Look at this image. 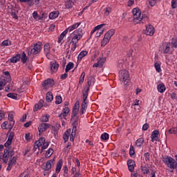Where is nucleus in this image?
I'll list each match as a JSON object with an SVG mask.
<instances>
[{"label":"nucleus","instance_id":"5","mask_svg":"<svg viewBox=\"0 0 177 177\" xmlns=\"http://www.w3.org/2000/svg\"><path fill=\"white\" fill-rule=\"evenodd\" d=\"M159 50L161 53L166 55H172L174 49L171 46V42H164L160 47Z\"/></svg>","mask_w":177,"mask_h":177},{"label":"nucleus","instance_id":"38","mask_svg":"<svg viewBox=\"0 0 177 177\" xmlns=\"http://www.w3.org/2000/svg\"><path fill=\"white\" fill-rule=\"evenodd\" d=\"M72 68H74V63L73 62H69L66 67L65 71L66 73H68L70 70H72Z\"/></svg>","mask_w":177,"mask_h":177},{"label":"nucleus","instance_id":"53","mask_svg":"<svg viewBox=\"0 0 177 177\" xmlns=\"http://www.w3.org/2000/svg\"><path fill=\"white\" fill-rule=\"evenodd\" d=\"M68 113H70V109L68 107L64 108V113H62L63 117H67Z\"/></svg>","mask_w":177,"mask_h":177},{"label":"nucleus","instance_id":"49","mask_svg":"<svg viewBox=\"0 0 177 177\" xmlns=\"http://www.w3.org/2000/svg\"><path fill=\"white\" fill-rule=\"evenodd\" d=\"M84 80H85V72H82L79 80V84H83Z\"/></svg>","mask_w":177,"mask_h":177},{"label":"nucleus","instance_id":"31","mask_svg":"<svg viewBox=\"0 0 177 177\" xmlns=\"http://www.w3.org/2000/svg\"><path fill=\"white\" fill-rule=\"evenodd\" d=\"M77 131V127L73 126L72 131L71 132V137H70V140L71 142H74V139L75 138V132Z\"/></svg>","mask_w":177,"mask_h":177},{"label":"nucleus","instance_id":"8","mask_svg":"<svg viewBox=\"0 0 177 177\" xmlns=\"http://www.w3.org/2000/svg\"><path fill=\"white\" fill-rule=\"evenodd\" d=\"M88 90L83 91V97H82V103L81 105V113L84 114L85 111H86V109L88 107Z\"/></svg>","mask_w":177,"mask_h":177},{"label":"nucleus","instance_id":"24","mask_svg":"<svg viewBox=\"0 0 177 177\" xmlns=\"http://www.w3.org/2000/svg\"><path fill=\"white\" fill-rule=\"evenodd\" d=\"M44 107V100H40L37 104L35 105L33 109L34 111H38V110H41Z\"/></svg>","mask_w":177,"mask_h":177},{"label":"nucleus","instance_id":"25","mask_svg":"<svg viewBox=\"0 0 177 177\" xmlns=\"http://www.w3.org/2000/svg\"><path fill=\"white\" fill-rule=\"evenodd\" d=\"M74 5H75V0H68L65 3L66 9H71Z\"/></svg>","mask_w":177,"mask_h":177},{"label":"nucleus","instance_id":"64","mask_svg":"<svg viewBox=\"0 0 177 177\" xmlns=\"http://www.w3.org/2000/svg\"><path fill=\"white\" fill-rule=\"evenodd\" d=\"M133 3H135V1L134 0H129L127 1V6L131 7L133 5Z\"/></svg>","mask_w":177,"mask_h":177},{"label":"nucleus","instance_id":"3","mask_svg":"<svg viewBox=\"0 0 177 177\" xmlns=\"http://www.w3.org/2000/svg\"><path fill=\"white\" fill-rule=\"evenodd\" d=\"M72 38L71 42L72 44H78V41L82 37H84V32L82 31V28L76 29L71 35Z\"/></svg>","mask_w":177,"mask_h":177},{"label":"nucleus","instance_id":"1","mask_svg":"<svg viewBox=\"0 0 177 177\" xmlns=\"http://www.w3.org/2000/svg\"><path fill=\"white\" fill-rule=\"evenodd\" d=\"M133 22L134 24H139L140 21H148L149 17L147 15L142 14V11L139 8H135L132 10Z\"/></svg>","mask_w":177,"mask_h":177},{"label":"nucleus","instance_id":"22","mask_svg":"<svg viewBox=\"0 0 177 177\" xmlns=\"http://www.w3.org/2000/svg\"><path fill=\"white\" fill-rule=\"evenodd\" d=\"M53 165H55V158L50 159L46 162V167L44 169H46V171H49V169H50Z\"/></svg>","mask_w":177,"mask_h":177},{"label":"nucleus","instance_id":"33","mask_svg":"<svg viewBox=\"0 0 177 177\" xmlns=\"http://www.w3.org/2000/svg\"><path fill=\"white\" fill-rule=\"evenodd\" d=\"M157 89L160 93H164V92H165V85L163 84H160L158 85Z\"/></svg>","mask_w":177,"mask_h":177},{"label":"nucleus","instance_id":"26","mask_svg":"<svg viewBox=\"0 0 177 177\" xmlns=\"http://www.w3.org/2000/svg\"><path fill=\"white\" fill-rule=\"evenodd\" d=\"M51 71L56 73L59 68V64L56 62H52L50 64Z\"/></svg>","mask_w":177,"mask_h":177},{"label":"nucleus","instance_id":"51","mask_svg":"<svg viewBox=\"0 0 177 177\" xmlns=\"http://www.w3.org/2000/svg\"><path fill=\"white\" fill-rule=\"evenodd\" d=\"M169 133L176 135L177 133V127H172L168 131Z\"/></svg>","mask_w":177,"mask_h":177},{"label":"nucleus","instance_id":"50","mask_svg":"<svg viewBox=\"0 0 177 177\" xmlns=\"http://www.w3.org/2000/svg\"><path fill=\"white\" fill-rule=\"evenodd\" d=\"M15 117V113L13 112H10L9 114H8V120L10 121V122L12 123V122H15V121H13V118Z\"/></svg>","mask_w":177,"mask_h":177},{"label":"nucleus","instance_id":"63","mask_svg":"<svg viewBox=\"0 0 177 177\" xmlns=\"http://www.w3.org/2000/svg\"><path fill=\"white\" fill-rule=\"evenodd\" d=\"M5 75H6V80L8 81H10V73H9V71L4 72Z\"/></svg>","mask_w":177,"mask_h":177},{"label":"nucleus","instance_id":"35","mask_svg":"<svg viewBox=\"0 0 177 177\" xmlns=\"http://www.w3.org/2000/svg\"><path fill=\"white\" fill-rule=\"evenodd\" d=\"M67 30H65L59 36V37L58 38V43L60 44L62 42V41H63V39H64V37H66V35H67Z\"/></svg>","mask_w":177,"mask_h":177},{"label":"nucleus","instance_id":"28","mask_svg":"<svg viewBox=\"0 0 177 177\" xmlns=\"http://www.w3.org/2000/svg\"><path fill=\"white\" fill-rule=\"evenodd\" d=\"M62 167H63V160H59L57 163L55 168V172L56 174H59L60 171H62Z\"/></svg>","mask_w":177,"mask_h":177},{"label":"nucleus","instance_id":"10","mask_svg":"<svg viewBox=\"0 0 177 177\" xmlns=\"http://www.w3.org/2000/svg\"><path fill=\"white\" fill-rule=\"evenodd\" d=\"M79 111H80V101H77L73 109L71 121H73L74 122H75V121L78 120L77 115L78 114Z\"/></svg>","mask_w":177,"mask_h":177},{"label":"nucleus","instance_id":"7","mask_svg":"<svg viewBox=\"0 0 177 177\" xmlns=\"http://www.w3.org/2000/svg\"><path fill=\"white\" fill-rule=\"evenodd\" d=\"M52 44L50 43H47L44 46V51L47 57V59H50L52 57V54L55 53V49L53 48L52 50Z\"/></svg>","mask_w":177,"mask_h":177},{"label":"nucleus","instance_id":"34","mask_svg":"<svg viewBox=\"0 0 177 177\" xmlns=\"http://www.w3.org/2000/svg\"><path fill=\"white\" fill-rule=\"evenodd\" d=\"M144 142H145V138H138L136 141V146H137V147H142V145H143Z\"/></svg>","mask_w":177,"mask_h":177},{"label":"nucleus","instance_id":"40","mask_svg":"<svg viewBox=\"0 0 177 177\" xmlns=\"http://www.w3.org/2000/svg\"><path fill=\"white\" fill-rule=\"evenodd\" d=\"M109 42H110V39L104 36L101 41V46H106Z\"/></svg>","mask_w":177,"mask_h":177},{"label":"nucleus","instance_id":"60","mask_svg":"<svg viewBox=\"0 0 177 177\" xmlns=\"http://www.w3.org/2000/svg\"><path fill=\"white\" fill-rule=\"evenodd\" d=\"M144 158L145 161H150V153H149V152L145 153L144 154Z\"/></svg>","mask_w":177,"mask_h":177},{"label":"nucleus","instance_id":"57","mask_svg":"<svg viewBox=\"0 0 177 177\" xmlns=\"http://www.w3.org/2000/svg\"><path fill=\"white\" fill-rule=\"evenodd\" d=\"M101 139L102 140H107L109 139V134L107 133H104L101 135Z\"/></svg>","mask_w":177,"mask_h":177},{"label":"nucleus","instance_id":"47","mask_svg":"<svg viewBox=\"0 0 177 177\" xmlns=\"http://www.w3.org/2000/svg\"><path fill=\"white\" fill-rule=\"evenodd\" d=\"M53 154V149L49 148L48 150L46 152V157L49 158Z\"/></svg>","mask_w":177,"mask_h":177},{"label":"nucleus","instance_id":"21","mask_svg":"<svg viewBox=\"0 0 177 177\" xmlns=\"http://www.w3.org/2000/svg\"><path fill=\"white\" fill-rule=\"evenodd\" d=\"M13 138H15V134L12 132H10L9 133L7 141L4 144L5 147H9V146L12 145V142L13 141Z\"/></svg>","mask_w":177,"mask_h":177},{"label":"nucleus","instance_id":"56","mask_svg":"<svg viewBox=\"0 0 177 177\" xmlns=\"http://www.w3.org/2000/svg\"><path fill=\"white\" fill-rule=\"evenodd\" d=\"M171 6L172 9H176L177 8V0H171Z\"/></svg>","mask_w":177,"mask_h":177},{"label":"nucleus","instance_id":"18","mask_svg":"<svg viewBox=\"0 0 177 177\" xmlns=\"http://www.w3.org/2000/svg\"><path fill=\"white\" fill-rule=\"evenodd\" d=\"M14 125H15V122H9L6 121L1 124V128H3V129H12Z\"/></svg>","mask_w":177,"mask_h":177},{"label":"nucleus","instance_id":"15","mask_svg":"<svg viewBox=\"0 0 177 177\" xmlns=\"http://www.w3.org/2000/svg\"><path fill=\"white\" fill-rule=\"evenodd\" d=\"M145 34L146 35H154V27L151 25H147L146 26V30H145Z\"/></svg>","mask_w":177,"mask_h":177},{"label":"nucleus","instance_id":"14","mask_svg":"<svg viewBox=\"0 0 177 177\" xmlns=\"http://www.w3.org/2000/svg\"><path fill=\"white\" fill-rule=\"evenodd\" d=\"M48 128H49V124L41 123L38 127L39 135L44 133V132H45V131H46V129H48Z\"/></svg>","mask_w":177,"mask_h":177},{"label":"nucleus","instance_id":"59","mask_svg":"<svg viewBox=\"0 0 177 177\" xmlns=\"http://www.w3.org/2000/svg\"><path fill=\"white\" fill-rule=\"evenodd\" d=\"M133 108L134 109L136 113H140V109H142L140 105L134 106Z\"/></svg>","mask_w":177,"mask_h":177},{"label":"nucleus","instance_id":"42","mask_svg":"<svg viewBox=\"0 0 177 177\" xmlns=\"http://www.w3.org/2000/svg\"><path fill=\"white\" fill-rule=\"evenodd\" d=\"M141 104H142V102L140 100H139L138 99H136L133 102V103L131 104V107H132V109H133V106H140Z\"/></svg>","mask_w":177,"mask_h":177},{"label":"nucleus","instance_id":"46","mask_svg":"<svg viewBox=\"0 0 177 177\" xmlns=\"http://www.w3.org/2000/svg\"><path fill=\"white\" fill-rule=\"evenodd\" d=\"M25 139L27 142H30L32 139V134L30 133H26L25 135Z\"/></svg>","mask_w":177,"mask_h":177},{"label":"nucleus","instance_id":"27","mask_svg":"<svg viewBox=\"0 0 177 177\" xmlns=\"http://www.w3.org/2000/svg\"><path fill=\"white\" fill-rule=\"evenodd\" d=\"M86 55H88V50H82L77 56L78 62H81Z\"/></svg>","mask_w":177,"mask_h":177},{"label":"nucleus","instance_id":"30","mask_svg":"<svg viewBox=\"0 0 177 177\" xmlns=\"http://www.w3.org/2000/svg\"><path fill=\"white\" fill-rule=\"evenodd\" d=\"M57 17H59V11H53L49 14V19L50 20H54V19Z\"/></svg>","mask_w":177,"mask_h":177},{"label":"nucleus","instance_id":"20","mask_svg":"<svg viewBox=\"0 0 177 177\" xmlns=\"http://www.w3.org/2000/svg\"><path fill=\"white\" fill-rule=\"evenodd\" d=\"M127 165L129 168V171L130 172H133L135 171V167L136 166V163L134 160H129L127 161Z\"/></svg>","mask_w":177,"mask_h":177},{"label":"nucleus","instance_id":"17","mask_svg":"<svg viewBox=\"0 0 177 177\" xmlns=\"http://www.w3.org/2000/svg\"><path fill=\"white\" fill-rule=\"evenodd\" d=\"M55 85V81L52 79H48L47 80L44 81L43 86L44 89H48V88H50Z\"/></svg>","mask_w":177,"mask_h":177},{"label":"nucleus","instance_id":"55","mask_svg":"<svg viewBox=\"0 0 177 177\" xmlns=\"http://www.w3.org/2000/svg\"><path fill=\"white\" fill-rule=\"evenodd\" d=\"M32 17L35 19V20H41V17L38 15V13L37 12H33Z\"/></svg>","mask_w":177,"mask_h":177},{"label":"nucleus","instance_id":"37","mask_svg":"<svg viewBox=\"0 0 177 177\" xmlns=\"http://www.w3.org/2000/svg\"><path fill=\"white\" fill-rule=\"evenodd\" d=\"M46 100L48 103L52 102V100H53V95L52 94V93H50V92L47 93L46 96Z\"/></svg>","mask_w":177,"mask_h":177},{"label":"nucleus","instance_id":"36","mask_svg":"<svg viewBox=\"0 0 177 177\" xmlns=\"http://www.w3.org/2000/svg\"><path fill=\"white\" fill-rule=\"evenodd\" d=\"M10 45H12V41L9 39L3 40L1 43V46H10Z\"/></svg>","mask_w":177,"mask_h":177},{"label":"nucleus","instance_id":"4","mask_svg":"<svg viewBox=\"0 0 177 177\" xmlns=\"http://www.w3.org/2000/svg\"><path fill=\"white\" fill-rule=\"evenodd\" d=\"M48 147H49V142H45L44 138H41L39 140L35 142L34 148L36 149H38V150H41V153H42V151L48 149Z\"/></svg>","mask_w":177,"mask_h":177},{"label":"nucleus","instance_id":"12","mask_svg":"<svg viewBox=\"0 0 177 177\" xmlns=\"http://www.w3.org/2000/svg\"><path fill=\"white\" fill-rule=\"evenodd\" d=\"M41 49H42V45L41 43H37L35 44L33 48L30 50V53L32 55H37V53H39V52H41Z\"/></svg>","mask_w":177,"mask_h":177},{"label":"nucleus","instance_id":"48","mask_svg":"<svg viewBox=\"0 0 177 177\" xmlns=\"http://www.w3.org/2000/svg\"><path fill=\"white\" fill-rule=\"evenodd\" d=\"M62 102V96L60 95H57L55 97V104H60Z\"/></svg>","mask_w":177,"mask_h":177},{"label":"nucleus","instance_id":"13","mask_svg":"<svg viewBox=\"0 0 177 177\" xmlns=\"http://www.w3.org/2000/svg\"><path fill=\"white\" fill-rule=\"evenodd\" d=\"M16 161H17V158L15 156H13L12 158H10L9 161H8V165L7 167V171H11L12 170V167H13V165H16Z\"/></svg>","mask_w":177,"mask_h":177},{"label":"nucleus","instance_id":"43","mask_svg":"<svg viewBox=\"0 0 177 177\" xmlns=\"http://www.w3.org/2000/svg\"><path fill=\"white\" fill-rule=\"evenodd\" d=\"M154 67L157 71V73H161V65L158 62H156L154 64Z\"/></svg>","mask_w":177,"mask_h":177},{"label":"nucleus","instance_id":"16","mask_svg":"<svg viewBox=\"0 0 177 177\" xmlns=\"http://www.w3.org/2000/svg\"><path fill=\"white\" fill-rule=\"evenodd\" d=\"M106 62V58L100 57L97 59V62L94 64L93 67H99L100 68L103 67V64H104Z\"/></svg>","mask_w":177,"mask_h":177},{"label":"nucleus","instance_id":"29","mask_svg":"<svg viewBox=\"0 0 177 177\" xmlns=\"http://www.w3.org/2000/svg\"><path fill=\"white\" fill-rule=\"evenodd\" d=\"M115 32V31L114 30V29H111L105 34L104 37L110 40L111 39V37L114 35Z\"/></svg>","mask_w":177,"mask_h":177},{"label":"nucleus","instance_id":"52","mask_svg":"<svg viewBox=\"0 0 177 177\" xmlns=\"http://www.w3.org/2000/svg\"><path fill=\"white\" fill-rule=\"evenodd\" d=\"M8 97H10L11 99H17V94L14 93H9L7 95Z\"/></svg>","mask_w":177,"mask_h":177},{"label":"nucleus","instance_id":"19","mask_svg":"<svg viewBox=\"0 0 177 177\" xmlns=\"http://www.w3.org/2000/svg\"><path fill=\"white\" fill-rule=\"evenodd\" d=\"M80 26H81V22H77L70 26L68 28L66 29V30L68 32H73V31H74V30H77V28H79Z\"/></svg>","mask_w":177,"mask_h":177},{"label":"nucleus","instance_id":"44","mask_svg":"<svg viewBox=\"0 0 177 177\" xmlns=\"http://www.w3.org/2000/svg\"><path fill=\"white\" fill-rule=\"evenodd\" d=\"M6 85V80L5 79H0V91H2L3 86Z\"/></svg>","mask_w":177,"mask_h":177},{"label":"nucleus","instance_id":"41","mask_svg":"<svg viewBox=\"0 0 177 177\" xmlns=\"http://www.w3.org/2000/svg\"><path fill=\"white\" fill-rule=\"evenodd\" d=\"M20 57H21L20 55H17L16 56L12 57L10 59L11 63H17V62H18L19 60H20Z\"/></svg>","mask_w":177,"mask_h":177},{"label":"nucleus","instance_id":"32","mask_svg":"<svg viewBox=\"0 0 177 177\" xmlns=\"http://www.w3.org/2000/svg\"><path fill=\"white\" fill-rule=\"evenodd\" d=\"M71 133V129H68L64 134V142L68 141V138H70V135Z\"/></svg>","mask_w":177,"mask_h":177},{"label":"nucleus","instance_id":"54","mask_svg":"<svg viewBox=\"0 0 177 177\" xmlns=\"http://www.w3.org/2000/svg\"><path fill=\"white\" fill-rule=\"evenodd\" d=\"M19 2L24 3H29L30 6H32V0H19Z\"/></svg>","mask_w":177,"mask_h":177},{"label":"nucleus","instance_id":"23","mask_svg":"<svg viewBox=\"0 0 177 177\" xmlns=\"http://www.w3.org/2000/svg\"><path fill=\"white\" fill-rule=\"evenodd\" d=\"M158 135H160V131H158V130H155L152 131L151 136L152 142H154L158 140Z\"/></svg>","mask_w":177,"mask_h":177},{"label":"nucleus","instance_id":"45","mask_svg":"<svg viewBox=\"0 0 177 177\" xmlns=\"http://www.w3.org/2000/svg\"><path fill=\"white\" fill-rule=\"evenodd\" d=\"M170 44L172 49L177 48V39H172Z\"/></svg>","mask_w":177,"mask_h":177},{"label":"nucleus","instance_id":"61","mask_svg":"<svg viewBox=\"0 0 177 177\" xmlns=\"http://www.w3.org/2000/svg\"><path fill=\"white\" fill-rule=\"evenodd\" d=\"M157 3V0H149L150 6H156Z\"/></svg>","mask_w":177,"mask_h":177},{"label":"nucleus","instance_id":"39","mask_svg":"<svg viewBox=\"0 0 177 177\" xmlns=\"http://www.w3.org/2000/svg\"><path fill=\"white\" fill-rule=\"evenodd\" d=\"M50 116L49 115V114H45L44 115H42L40 118L41 122H48V121H49V118Z\"/></svg>","mask_w":177,"mask_h":177},{"label":"nucleus","instance_id":"9","mask_svg":"<svg viewBox=\"0 0 177 177\" xmlns=\"http://www.w3.org/2000/svg\"><path fill=\"white\" fill-rule=\"evenodd\" d=\"M104 26H105V24H102L95 26L91 32V34L92 35V34H95V32H96L95 37H100V35H102L104 31V28H103V27Z\"/></svg>","mask_w":177,"mask_h":177},{"label":"nucleus","instance_id":"2","mask_svg":"<svg viewBox=\"0 0 177 177\" xmlns=\"http://www.w3.org/2000/svg\"><path fill=\"white\" fill-rule=\"evenodd\" d=\"M162 161L167 165L170 169H176L177 168V161L171 156H164L162 158Z\"/></svg>","mask_w":177,"mask_h":177},{"label":"nucleus","instance_id":"6","mask_svg":"<svg viewBox=\"0 0 177 177\" xmlns=\"http://www.w3.org/2000/svg\"><path fill=\"white\" fill-rule=\"evenodd\" d=\"M119 77L120 81L124 84V85H127L129 84V73L128 71L122 70L119 72Z\"/></svg>","mask_w":177,"mask_h":177},{"label":"nucleus","instance_id":"58","mask_svg":"<svg viewBox=\"0 0 177 177\" xmlns=\"http://www.w3.org/2000/svg\"><path fill=\"white\" fill-rule=\"evenodd\" d=\"M21 60L22 63H26V62H27V55L25 53H22Z\"/></svg>","mask_w":177,"mask_h":177},{"label":"nucleus","instance_id":"11","mask_svg":"<svg viewBox=\"0 0 177 177\" xmlns=\"http://www.w3.org/2000/svg\"><path fill=\"white\" fill-rule=\"evenodd\" d=\"M14 154H15V151H9V149H4L3 158H2L3 162H5L6 164L8 163V161L9 160L10 157V156L12 157V156H13Z\"/></svg>","mask_w":177,"mask_h":177},{"label":"nucleus","instance_id":"62","mask_svg":"<svg viewBox=\"0 0 177 177\" xmlns=\"http://www.w3.org/2000/svg\"><path fill=\"white\" fill-rule=\"evenodd\" d=\"M110 13H111V8L106 7L105 10V15H109Z\"/></svg>","mask_w":177,"mask_h":177}]
</instances>
